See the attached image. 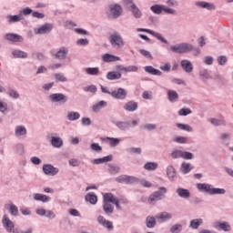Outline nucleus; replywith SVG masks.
I'll list each match as a JSON object with an SVG mask.
<instances>
[{
    "instance_id": "3",
    "label": "nucleus",
    "mask_w": 233,
    "mask_h": 233,
    "mask_svg": "<svg viewBox=\"0 0 233 233\" xmlns=\"http://www.w3.org/2000/svg\"><path fill=\"white\" fill-rule=\"evenodd\" d=\"M108 41L113 48H123L125 46V41L118 32L111 34L108 37Z\"/></svg>"
},
{
    "instance_id": "1",
    "label": "nucleus",
    "mask_w": 233,
    "mask_h": 233,
    "mask_svg": "<svg viewBox=\"0 0 233 233\" xmlns=\"http://www.w3.org/2000/svg\"><path fill=\"white\" fill-rule=\"evenodd\" d=\"M170 50L174 54H188V52H192V50H194V46L189 43H181L171 46Z\"/></svg>"
},
{
    "instance_id": "38",
    "label": "nucleus",
    "mask_w": 233,
    "mask_h": 233,
    "mask_svg": "<svg viewBox=\"0 0 233 233\" xmlns=\"http://www.w3.org/2000/svg\"><path fill=\"white\" fill-rule=\"evenodd\" d=\"M79 117H81V115L77 112L70 111L67 113V119L69 121H76Z\"/></svg>"
},
{
    "instance_id": "48",
    "label": "nucleus",
    "mask_w": 233,
    "mask_h": 233,
    "mask_svg": "<svg viewBox=\"0 0 233 233\" xmlns=\"http://www.w3.org/2000/svg\"><path fill=\"white\" fill-rule=\"evenodd\" d=\"M181 230H183V225L181 224H175L169 229L171 233H181Z\"/></svg>"
},
{
    "instance_id": "40",
    "label": "nucleus",
    "mask_w": 233,
    "mask_h": 233,
    "mask_svg": "<svg viewBox=\"0 0 233 233\" xmlns=\"http://www.w3.org/2000/svg\"><path fill=\"white\" fill-rule=\"evenodd\" d=\"M116 125L119 130H127L130 127V121L123 122V121H118L116 122Z\"/></svg>"
},
{
    "instance_id": "26",
    "label": "nucleus",
    "mask_w": 233,
    "mask_h": 233,
    "mask_svg": "<svg viewBox=\"0 0 233 233\" xmlns=\"http://www.w3.org/2000/svg\"><path fill=\"white\" fill-rule=\"evenodd\" d=\"M216 227L218 230H224V232H230V224L228 222H217Z\"/></svg>"
},
{
    "instance_id": "10",
    "label": "nucleus",
    "mask_w": 233,
    "mask_h": 233,
    "mask_svg": "<svg viewBox=\"0 0 233 233\" xmlns=\"http://www.w3.org/2000/svg\"><path fill=\"white\" fill-rule=\"evenodd\" d=\"M2 223L7 232H14V228H15V224H14L12 220H10L8 215H4Z\"/></svg>"
},
{
    "instance_id": "31",
    "label": "nucleus",
    "mask_w": 233,
    "mask_h": 233,
    "mask_svg": "<svg viewBox=\"0 0 233 233\" xmlns=\"http://www.w3.org/2000/svg\"><path fill=\"white\" fill-rule=\"evenodd\" d=\"M51 145L55 148H61L63 147V140L60 137H52Z\"/></svg>"
},
{
    "instance_id": "13",
    "label": "nucleus",
    "mask_w": 233,
    "mask_h": 233,
    "mask_svg": "<svg viewBox=\"0 0 233 233\" xmlns=\"http://www.w3.org/2000/svg\"><path fill=\"white\" fill-rule=\"evenodd\" d=\"M43 172L46 176H56L58 174L59 169L57 167H54V166L50 164H45L43 166Z\"/></svg>"
},
{
    "instance_id": "39",
    "label": "nucleus",
    "mask_w": 233,
    "mask_h": 233,
    "mask_svg": "<svg viewBox=\"0 0 233 233\" xmlns=\"http://www.w3.org/2000/svg\"><path fill=\"white\" fill-rule=\"evenodd\" d=\"M19 21H23V14L8 16V22L9 23H17Z\"/></svg>"
},
{
    "instance_id": "28",
    "label": "nucleus",
    "mask_w": 233,
    "mask_h": 233,
    "mask_svg": "<svg viewBox=\"0 0 233 233\" xmlns=\"http://www.w3.org/2000/svg\"><path fill=\"white\" fill-rule=\"evenodd\" d=\"M167 97L170 103H176L179 99V95L174 90L167 91Z\"/></svg>"
},
{
    "instance_id": "22",
    "label": "nucleus",
    "mask_w": 233,
    "mask_h": 233,
    "mask_svg": "<svg viewBox=\"0 0 233 233\" xmlns=\"http://www.w3.org/2000/svg\"><path fill=\"white\" fill-rule=\"evenodd\" d=\"M145 72L147 74H151V76H163V72L159 71V69L154 68L152 66H147L144 67Z\"/></svg>"
},
{
    "instance_id": "59",
    "label": "nucleus",
    "mask_w": 233,
    "mask_h": 233,
    "mask_svg": "<svg viewBox=\"0 0 233 233\" xmlns=\"http://www.w3.org/2000/svg\"><path fill=\"white\" fill-rule=\"evenodd\" d=\"M188 114H192L190 108H182L178 111V116H188Z\"/></svg>"
},
{
    "instance_id": "46",
    "label": "nucleus",
    "mask_w": 233,
    "mask_h": 233,
    "mask_svg": "<svg viewBox=\"0 0 233 233\" xmlns=\"http://www.w3.org/2000/svg\"><path fill=\"white\" fill-rule=\"evenodd\" d=\"M15 136H26V127H25L24 126L16 127Z\"/></svg>"
},
{
    "instance_id": "7",
    "label": "nucleus",
    "mask_w": 233,
    "mask_h": 233,
    "mask_svg": "<svg viewBox=\"0 0 233 233\" xmlns=\"http://www.w3.org/2000/svg\"><path fill=\"white\" fill-rule=\"evenodd\" d=\"M115 181L116 183H121L124 185H134V183H137V177L128 175H121L115 178Z\"/></svg>"
},
{
    "instance_id": "12",
    "label": "nucleus",
    "mask_w": 233,
    "mask_h": 233,
    "mask_svg": "<svg viewBox=\"0 0 233 233\" xmlns=\"http://www.w3.org/2000/svg\"><path fill=\"white\" fill-rule=\"evenodd\" d=\"M137 32H146L147 34H150L151 35L158 39V41H161V43H165V44L168 43V41H167V39H165V37H163L161 34L154 32L150 29L137 28Z\"/></svg>"
},
{
    "instance_id": "60",
    "label": "nucleus",
    "mask_w": 233,
    "mask_h": 233,
    "mask_svg": "<svg viewBox=\"0 0 233 233\" xmlns=\"http://www.w3.org/2000/svg\"><path fill=\"white\" fill-rule=\"evenodd\" d=\"M217 61L218 63V65H220V66H223V65L227 64V56H220L217 58Z\"/></svg>"
},
{
    "instance_id": "47",
    "label": "nucleus",
    "mask_w": 233,
    "mask_h": 233,
    "mask_svg": "<svg viewBox=\"0 0 233 233\" xmlns=\"http://www.w3.org/2000/svg\"><path fill=\"white\" fill-rule=\"evenodd\" d=\"M108 201H111L113 205H116L118 210H121V206L119 205V199H117V198H116L114 194L111 193V197H109Z\"/></svg>"
},
{
    "instance_id": "61",
    "label": "nucleus",
    "mask_w": 233,
    "mask_h": 233,
    "mask_svg": "<svg viewBox=\"0 0 233 233\" xmlns=\"http://www.w3.org/2000/svg\"><path fill=\"white\" fill-rule=\"evenodd\" d=\"M90 147L95 152H101L103 150V147H101L97 143H93Z\"/></svg>"
},
{
    "instance_id": "4",
    "label": "nucleus",
    "mask_w": 233,
    "mask_h": 233,
    "mask_svg": "<svg viewBox=\"0 0 233 233\" xmlns=\"http://www.w3.org/2000/svg\"><path fill=\"white\" fill-rule=\"evenodd\" d=\"M150 10L151 12H153V14H156L157 15H159L163 12L165 14H169L170 15H176V14H177V11H176V9L167 7L163 5H154L150 7Z\"/></svg>"
},
{
    "instance_id": "54",
    "label": "nucleus",
    "mask_w": 233,
    "mask_h": 233,
    "mask_svg": "<svg viewBox=\"0 0 233 233\" xmlns=\"http://www.w3.org/2000/svg\"><path fill=\"white\" fill-rule=\"evenodd\" d=\"M177 128H180V130H185L186 132H192V127L187 124H177Z\"/></svg>"
},
{
    "instance_id": "62",
    "label": "nucleus",
    "mask_w": 233,
    "mask_h": 233,
    "mask_svg": "<svg viewBox=\"0 0 233 233\" xmlns=\"http://www.w3.org/2000/svg\"><path fill=\"white\" fill-rule=\"evenodd\" d=\"M137 70H139V67H137V66H128L126 67V73L128 72H137Z\"/></svg>"
},
{
    "instance_id": "20",
    "label": "nucleus",
    "mask_w": 233,
    "mask_h": 233,
    "mask_svg": "<svg viewBox=\"0 0 233 233\" xmlns=\"http://www.w3.org/2000/svg\"><path fill=\"white\" fill-rule=\"evenodd\" d=\"M102 59L105 63H114L116 61H120L121 58L114 55L105 54L102 56Z\"/></svg>"
},
{
    "instance_id": "63",
    "label": "nucleus",
    "mask_w": 233,
    "mask_h": 233,
    "mask_svg": "<svg viewBox=\"0 0 233 233\" xmlns=\"http://www.w3.org/2000/svg\"><path fill=\"white\" fill-rule=\"evenodd\" d=\"M140 54L144 56V57H147V59H153L152 54H150L147 50L140 49Z\"/></svg>"
},
{
    "instance_id": "58",
    "label": "nucleus",
    "mask_w": 233,
    "mask_h": 233,
    "mask_svg": "<svg viewBox=\"0 0 233 233\" xmlns=\"http://www.w3.org/2000/svg\"><path fill=\"white\" fill-rule=\"evenodd\" d=\"M8 94L13 99H19V93L14 89H9Z\"/></svg>"
},
{
    "instance_id": "55",
    "label": "nucleus",
    "mask_w": 233,
    "mask_h": 233,
    "mask_svg": "<svg viewBox=\"0 0 233 233\" xmlns=\"http://www.w3.org/2000/svg\"><path fill=\"white\" fill-rule=\"evenodd\" d=\"M182 156H183V150L176 149L171 153V157L173 159H177L179 157H182Z\"/></svg>"
},
{
    "instance_id": "24",
    "label": "nucleus",
    "mask_w": 233,
    "mask_h": 233,
    "mask_svg": "<svg viewBox=\"0 0 233 233\" xmlns=\"http://www.w3.org/2000/svg\"><path fill=\"white\" fill-rule=\"evenodd\" d=\"M68 55V49L66 47H61L57 53L55 55L56 59H66V56Z\"/></svg>"
},
{
    "instance_id": "30",
    "label": "nucleus",
    "mask_w": 233,
    "mask_h": 233,
    "mask_svg": "<svg viewBox=\"0 0 233 233\" xmlns=\"http://www.w3.org/2000/svg\"><path fill=\"white\" fill-rule=\"evenodd\" d=\"M156 217H152V216H148L146 218V225L147 227V228H154V227H156L157 225V221H156Z\"/></svg>"
},
{
    "instance_id": "35",
    "label": "nucleus",
    "mask_w": 233,
    "mask_h": 233,
    "mask_svg": "<svg viewBox=\"0 0 233 233\" xmlns=\"http://www.w3.org/2000/svg\"><path fill=\"white\" fill-rule=\"evenodd\" d=\"M157 167H158V164L156 162H147L144 165L145 170H148L149 172L157 170Z\"/></svg>"
},
{
    "instance_id": "9",
    "label": "nucleus",
    "mask_w": 233,
    "mask_h": 233,
    "mask_svg": "<svg viewBox=\"0 0 233 233\" xmlns=\"http://www.w3.org/2000/svg\"><path fill=\"white\" fill-rule=\"evenodd\" d=\"M49 99L52 101V103H60L62 105H65V103L68 102V96L63 93L51 94L49 96Z\"/></svg>"
},
{
    "instance_id": "29",
    "label": "nucleus",
    "mask_w": 233,
    "mask_h": 233,
    "mask_svg": "<svg viewBox=\"0 0 233 233\" xmlns=\"http://www.w3.org/2000/svg\"><path fill=\"white\" fill-rule=\"evenodd\" d=\"M198 6L200 8H206L207 10H216V5L208 2H198L197 3Z\"/></svg>"
},
{
    "instance_id": "11",
    "label": "nucleus",
    "mask_w": 233,
    "mask_h": 233,
    "mask_svg": "<svg viewBox=\"0 0 233 233\" xmlns=\"http://www.w3.org/2000/svg\"><path fill=\"white\" fill-rule=\"evenodd\" d=\"M112 97L115 99H127V96H128V91L127 89L120 87L117 90H114L111 92Z\"/></svg>"
},
{
    "instance_id": "6",
    "label": "nucleus",
    "mask_w": 233,
    "mask_h": 233,
    "mask_svg": "<svg viewBox=\"0 0 233 233\" xmlns=\"http://www.w3.org/2000/svg\"><path fill=\"white\" fill-rule=\"evenodd\" d=\"M123 14V7L119 4L110 5H109V18L117 19Z\"/></svg>"
},
{
    "instance_id": "45",
    "label": "nucleus",
    "mask_w": 233,
    "mask_h": 233,
    "mask_svg": "<svg viewBox=\"0 0 233 233\" xmlns=\"http://www.w3.org/2000/svg\"><path fill=\"white\" fill-rule=\"evenodd\" d=\"M119 170H121V168H119V167L114 165V164H109L108 165V172L109 174H119Z\"/></svg>"
},
{
    "instance_id": "42",
    "label": "nucleus",
    "mask_w": 233,
    "mask_h": 233,
    "mask_svg": "<svg viewBox=\"0 0 233 233\" xmlns=\"http://www.w3.org/2000/svg\"><path fill=\"white\" fill-rule=\"evenodd\" d=\"M55 79L56 83H66V81H68V78L61 73L55 74Z\"/></svg>"
},
{
    "instance_id": "49",
    "label": "nucleus",
    "mask_w": 233,
    "mask_h": 233,
    "mask_svg": "<svg viewBox=\"0 0 233 233\" xmlns=\"http://www.w3.org/2000/svg\"><path fill=\"white\" fill-rule=\"evenodd\" d=\"M131 11L136 19L141 18V10H139L136 5H132Z\"/></svg>"
},
{
    "instance_id": "2",
    "label": "nucleus",
    "mask_w": 233,
    "mask_h": 233,
    "mask_svg": "<svg viewBox=\"0 0 233 233\" xmlns=\"http://www.w3.org/2000/svg\"><path fill=\"white\" fill-rule=\"evenodd\" d=\"M197 188L198 190L208 192V194H210V196H216V194L223 195L227 193V190H225V188L212 187V185L209 184H198Z\"/></svg>"
},
{
    "instance_id": "37",
    "label": "nucleus",
    "mask_w": 233,
    "mask_h": 233,
    "mask_svg": "<svg viewBox=\"0 0 233 233\" xmlns=\"http://www.w3.org/2000/svg\"><path fill=\"white\" fill-rule=\"evenodd\" d=\"M199 77L204 82L207 81V79H212V76H210V74H208V69H203L199 71Z\"/></svg>"
},
{
    "instance_id": "33",
    "label": "nucleus",
    "mask_w": 233,
    "mask_h": 233,
    "mask_svg": "<svg viewBox=\"0 0 233 233\" xmlns=\"http://www.w3.org/2000/svg\"><path fill=\"white\" fill-rule=\"evenodd\" d=\"M203 225V219L202 218H196L192 219L190 221L189 227L194 229L199 228V226Z\"/></svg>"
},
{
    "instance_id": "5",
    "label": "nucleus",
    "mask_w": 233,
    "mask_h": 233,
    "mask_svg": "<svg viewBox=\"0 0 233 233\" xmlns=\"http://www.w3.org/2000/svg\"><path fill=\"white\" fill-rule=\"evenodd\" d=\"M167 190L165 187H158L157 191H155L151 194L147 199L148 203L152 204L156 201H161V199H165V194H167Z\"/></svg>"
},
{
    "instance_id": "14",
    "label": "nucleus",
    "mask_w": 233,
    "mask_h": 233,
    "mask_svg": "<svg viewBox=\"0 0 233 233\" xmlns=\"http://www.w3.org/2000/svg\"><path fill=\"white\" fill-rule=\"evenodd\" d=\"M97 221L99 225H102V227L107 228V230H114V224L112 223V221H109L106 218H105V217L101 215L98 216Z\"/></svg>"
},
{
    "instance_id": "23",
    "label": "nucleus",
    "mask_w": 233,
    "mask_h": 233,
    "mask_svg": "<svg viewBox=\"0 0 233 233\" xmlns=\"http://www.w3.org/2000/svg\"><path fill=\"white\" fill-rule=\"evenodd\" d=\"M112 159H114V157H112V155H108L102 158H96L92 161V163L93 165H102V163H108V161H112Z\"/></svg>"
},
{
    "instance_id": "34",
    "label": "nucleus",
    "mask_w": 233,
    "mask_h": 233,
    "mask_svg": "<svg viewBox=\"0 0 233 233\" xmlns=\"http://www.w3.org/2000/svg\"><path fill=\"white\" fill-rule=\"evenodd\" d=\"M86 201H88L91 205H96L97 203V196L92 193H87L86 195Z\"/></svg>"
},
{
    "instance_id": "53",
    "label": "nucleus",
    "mask_w": 233,
    "mask_h": 233,
    "mask_svg": "<svg viewBox=\"0 0 233 233\" xmlns=\"http://www.w3.org/2000/svg\"><path fill=\"white\" fill-rule=\"evenodd\" d=\"M190 170H191L190 164L187 162H183L181 165V171L183 172V174H188Z\"/></svg>"
},
{
    "instance_id": "17",
    "label": "nucleus",
    "mask_w": 233,
    "mask_h": 233,
    "mask_svg": "<svg viewBox=\"0 0 233 233\" xmlns=\"http://www.w3.org/2000/svg\"><path fill=\"white\" fill-rule=\"evenodd\" d=\"M176 193L178 198H181L182 199H188V198H190V191L183 187L177 188Z\"/></svg>"
},
{
    "instance_id": "36",
    "label": "nucleus",
    "mask_w": 233,
    "mask_h": 233,
    "mask_svg": "<svg viewBox=\"0 0 233 233\" xmlns=\"http://www.w3.org/2000/svg\"><path fill=\"white\" fill-rule=\"evenodd\" d=\"M12 54L15 58L26 59V57H28V55L26 54V52H24L21 50L13 51Z\"/></svg>"
},
{
    "instance_id": "44",
    "label": "nucleus",
    "mask_w": 233,
    "mask_h": 233,
    "mask_svg": "<svg viewBox=\"0 0 233 233\" xmlns=\"http://www.w3.org/2000/svg\"><path fill=\"white\" fill-rule=\"evenodd\" d=\"M105 106H106V102L102 100L99 103L94 105L92 108L94 112H99V110H101V108H105Z\"/></svg>"
},
{
    "instance_id": "19",
    "label": "nucleus",
    "mask_w": 233,
    "mask_h": 233,
    "mask_svg": "<svg viewBox=\"0 0 233 233\" xmlns=\"http://www.w3.org/2000/svg\"><path fill=\"white\" fill-rule=\"evenodd\" d=\"M156 219L162 221V223H165V221H168V219H172V214L164 211L156 216Z\"/></svg>"
},
{
    "instance_id": "32",
    "label": "nucleus",
    "mask_w": 233,
    "mask_h": 233,
    "mask_svg": "<svg viewBox=\"0 0 233 233\" xmlns=\"http://www.w3.org/2000/svg\"><path fill=\"white\" fill-rule=\"evenodd\" d=\"M209 121L212 125H214V127H225L227 125V122L223 118H210Z\"/></svg>"
},
{
    "instance_id": "56",
    "label": "nucleus",
    "mask_w": 233,
    "mask_h": 233,
    "mask_svg": "<svg viewBox=\"0 0 233 233\" xmlns=\"http://www.w3.org/2000/svg\"><path fill=\"white\" fill-rule=\"evenodd\" d=\"M128 154H141V147H129L127 149Z\"/></svg>"
},
{
    "instance_id": "50",
    "label": "nucleus",
    "mask_w": 233,
    "mask_h": 233,
    "mask_svg": "<svg viewBox=\"0 0 233 233\" xmlns=\"http://www.w3.org/2000/svg\"><path fill=\"white\" fill-rule=\"evenodd\" d=\"M106 141L109 142L110 147H117V145H119V143H121V140H119V138H114V137H107Z\"/></svg>"
},
{
    "instance_id": "51",
    "label": "nucleus",
    "mask_w": 233,
    "mask_h": 233,
    "mask_svg": "<svg viewBox=\"0 0 233 233\" xmlns=\"http://www.w3.org/2000/svg\"><path fill=\"white\" fill-rule=\"evenodd\" d=\"M135 183L141 185V187H144L146 188H150V187H152V183L147 181L146 179L137 178V181Z\"/></svg>"
},
{
    "instance_id": "21",
    "label": "nucleus",
    "mask_w": 233,
    "mask_h": 233,
    "mask_svg": "<svg viewBox=\"0 0 233 233\" xmlns=\"http://www.w3.org/2000/svg\"><path fill=\"white\" fill-rule=\"evenodd\" d=\"M52 28H54L52 24H45L37 29L36 34H50V32H52Z\"/></svg>"
},
{
    "instance_id": "16",
    "label": "nucleus",
    "mask_w": 233,
    "mask_h": 233,
    "mask_svg": "<svg viewBox=\"0 0 233 233\" xmlns=\"http://www.w3.org/2000/svg\"><path fill=\"white\" fill-rule=\"evenodd\" d=\"M124 110L127 112H136L138 108V104L137 102L131 100L126 103V105L123 106Z\"/></svg>"
},
{
    "instance_id": "8",
    "label": "nucleus",
    "mask_w": 233,
    "mask_h": 233,
    "mask_svg": "<svg viewBox=\"0 0 233 233\" xmlns=\"http://www.w3.org/2000/svg\"><path fill=\"white\" fill-rule=\"evenodd\" d=\"M109 198H111V193H106L104 195V204H103V210L105 214H113L114 213V206H112V201H109Z\"/></svg>"
},
{
    "instance_id": "25",
    "label": "nucleus",
    "mask_w": 233,
    "mask_h": 233,
    "mask_svg": "<svg viewBox=\"0 0 233 233\" xmlns=\"http://www.w3.org/2000/svg\"><path fill=\"white\" fill-rule=\"evenodd\" d=\"M106 79L109 81H116V79H121V73L117 71H110L106 74Z\"/></svg>"
},
{
    "instance_id": "64",
    "label": "nucleus",
    "mask_w": 233,
    "mask_h": 233,
    "mask_svg": "<svg viewBox=\"0 0 233 233\" xmlns=\"http://www.w3.org/2000/svg\"><path fill=\"white\" fill-rule=\"evenodd\" d=\"M175 143H180V144H185L187 143V137H177L173 140Z\"/></svg>"
},
{
    "instance_id": "27",
    "label": "nucleus",
    "mask_w": 233,
    "mask_h": 233,
    "mask_svg": "<svg viewBox=\"0 0 233 233\" xmlns=\"http://www.w3.org/2000/svg\"><path fill=\"white\" fill-rule=\"evenodd\" d=\"M35 201H42V203H48L50 201V197L39 193L34 194Z\"/></svg>"
},
{
    "instance_id": "41",
    "label": "nucleus",
    "mask_w": 233,
    "mask_h": 233,
    "mask_svg": "<svg viewBox=\"0 0 233 233\" xmlns=\"http://www.w3.org/2000/svg\"><path fill=\"white\" fill-rule=\"evenodd\" d=\"M86 73L88 76H99V67H86Z\"/></svg>"
},
{
    "instance_id": "57",
    "label": "nucleus",
    "mask_w": 233,
    "mask_h": 233,
    "mask_svg": "<svg viewBox=\"0 0 233 233\" xmlns=\"http://www.w3.org/2000/svg\"><path fill=\"white\" fill-rule=\"evenodd\" d=\"M182 159H194V154L188 151H182Z\"/></svg>"
},
{
    "instance_id": "52",
    "label": "nucleus",
    "mask_w": 233,
    "mask_h": 233,
    "mask_svg": "<svg viewBox=\"0 0 233 233\" xmlns=\"http://www.w3.org/2000/svg\"><path fill=\"white\" fill-rule=\"evenodd\" d=\"M9 211L12 216H17L19 214V208L14 204L9 205Z\"/></svg>"
},
{
    "instance_id": "43",
    "label": "nucleus",
    "mask_w": 233,
    "mask_h": 233,
    "mask_svg": "<svg viewBox=\"0 0 233 233\" xmlns=\"http://www.w3.org/2000/svg\"><path fill=\"white\" fill-rule=\"evenodd\" d=\"M167 175L169 177V179L174 180L176 177V169L172 166H168L167 169Z\"/></svg>"
},
{
    "instance_id": "18",
    "label": "nucleus",
    "mask_w": 233,
    "mask_h": 233,
    "mask_svg": "<svg viewBox=\"0 0 233 233\" xmlns=\"http://www.w3.org/2000/svg\"><path fill=\"white\" fill-rule=\"evenodd\" d=\"M5 39L7 41H12L13 43H21L23 42V36L15 34H6Z\"/></svg>"
},
{
    "instance_id": "15",
    "label": "nucleus",
    "mask_w": 233,
    "mask_h": 233,
    "mask_svg": "<svg viewBox=\"0 0 233 233\" xmlns=\"http://www.w3.org/2000/svg\"><path fill=\"white\" fill-rule=\"evenodd\" d=\"M181 67L183 68L184 72L190 74L194 70V66H192V62L187 59H184L180 62Z\"/></svg>"
}]
</instances>
